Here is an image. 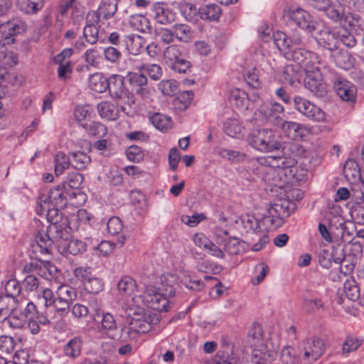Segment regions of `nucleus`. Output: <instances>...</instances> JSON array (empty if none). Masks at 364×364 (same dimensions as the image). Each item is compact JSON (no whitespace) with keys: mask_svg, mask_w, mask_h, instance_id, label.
Masks as SVG:
<instances>
[{"mask_svg":"<svg viewBox=\"0 0 364 364\" xmlns=\"http://www.w3.org/2000/svg\"><path fill=\"white\" fill-rule=\"evenodd\" d=\"M181 53L177 46L173 45L167 47L164 51L165 63L170 68L181 58Z\"/></svg>","mask_w":364,"mask_h":364,"instance_id":"ea45409f","label":"nucleus"},{"mask_svg":"<svg viewBox=\"0 0 364 364\" xmlns=\"http://www.w3.org/2000/svg\"><path fill=\"white\" fill-rule=\"evenodd\" d=\"M107 90L112 97L122 99L127 95L124 77L119 75H112L108 78Z\"/></svg>","mask_w":364,"mask_h":364,"instance_id":"f3484780","label":"nucleus"},{"mask_svg":"<svg viewBox=\"0 0 364 364\" xmlns=\"http://www.w3.org/2000/svg\"><path fill=\"white\" fill-rule=\"evenodd\" d=\"M273 40L277 48L280 51H283L284 55L285 52H288L291 49L290 39L287 38L284 33L282 31L274 33Z\"/></svg>","mask_w":364,"mask_h":364,"instance_id":"37998d69","label":"nucleus"},{"mask_svg":"<svg viewBox=\"0 0 364 364\" xmlns=\"http://www.w3.org/2000/svg\"><path fill=\"white\" fill-rule=\"evenodd\" d=\"M335 61L338 66L345 70H348L353 66V61L350 54L347 51H337L335 55Z\"/></svg>","mask_w":364,"mask_h":364,"instance_id":"09e8293b","label":"nucleus"},{"mask_svg":"<svg viewBox=\"0 0 364 364\" xmlns=\"http://www.w3.org/2000/svg\"><path fill=\"white\" fill-rule=\"evenodd\" d=\"M83 176L78 172H72L68 174L66 186L73 189H78L82 181H83Z\"/></svg>","mask_w":364,"mask_h":364,"instance_id":"052dcab7","label":"nucleus"},{"mask_svg":"<svg viewBox=\"0 0 364 364\" xmlns=\"http://www.w3.org/2000/svg\"><path fill=\"white\" fill-rule=\"evenodd\" d=\"M107 78L102 73L92 74L88 80L89 87L98 93H102L107 90Z\"/></svg>","mask_w":364,"mask_h":364,"instance_id":"5701e85b","label":"nucleus"},{"mask_svg":"<svg viewBox=\"0 0 364 364\" xmlns=\"http://www.w3.org/2000/svg\"><path fill=\"white\" fill-rule=\"evenodd\" d=\"M15 346V342L12 337L8 336H0V350L2 353L9 354L11 353Z\"/></svg>","mask_w":364,"mask_h":364,"instance_id":"0e129e2a","label":"nucleus"},{"mask_svg":"<svg viewBox=\"0 0 364 364\" xmlns=\"http://www.w3.org/2000/svg\"><path fill=\"white\" fill-rule=\"evenodd\" d=\"M67 230L60 231L55 225H51L46 231L40 230L36 235V245L33 247L43 255H51L54 248L62 255H77L86 250L85 244L79 240H69Z\"/></svg>","mask_w":364,"mask_h":364,"instance_id":"f257e3e1","label":"nucleus"},{"mask_svg":"<svg viewBox=\"0 0 364 364\" xmlns=\"http://www.w3.org/2000/svg\"><path fill=\"white\" fill-rule=\"evenodd\" d=\"M232 350H218L216 355L218 364H235V360L232 356Z\"/></svg>","mask_w":364,"mask_h":364,"instance_id":"774afa93","label":"nucleus"},{"mask_svg":"<svg viewBox=\"0 0 364 364\" xmlns=\"http://www.w3.org/2000/svg\"><path fill=\"white\" fill-rule=\"evenodd\" d=\"M285 57L291 58L305 72L314 69L320 64L319 58L315 53L302 48H294L285 52Z\"/></svg>","mask_w":364,"mask_h":364,"instance_id":"39448f33","label":"nucleus"},{"mask_svg":"<svg viewBox=\"0 0 364 364\" xmlns=\"http://www.w3.org/2000/svg\"><path fill=\"white\" fill-rule=\"evenodd\" d=\"M325 348V341L317 336L306 338L299 346V352L303 353V358L309 363L318 360L324 353Z\"/></svg>","mask_w":364,"mask_h":364,"instance_id":"423d86ee","label":"nucleus"},{"mask_svg":"<svg viewBox=\"0 0 364 364\" xmlns=\"http://www.w3.org/2000/svg\"><path fill=\"white\" fill-rule=\"evenodd\" d=\"M151 10L154 19L161 24H167L174 21L175 14L163 2L154 3Z\"/></svg>","mask_w":364,"mask_h":364,"instance_id":"dca6fc26","label":"nucleus"},{"mask_svg":"<svg viewBox=\"0 0 364 364\" xmlns=\"http://www.w3.org/2000/svg\"><path fill=\"white\" fill-rule=\"evenodd\" d=\"M248 144L262 152H271L280 149L282 142L279 136L272 129H256L252 130L247 137Z\"/></svg>","mask_w":364,"mask_h":364,"instance_id":"20e7f679","label":"nucleus"},{"mask_svg":"<svg viewBox=\"0 0 364 364\" xmlns=\"http://www.w3.org/2000/svg\"><path fill=\"white\" fill-rule=\"evenodd\" d=\"M127 159L134 163H139L144 159V154L141 149L138 146H130L126 151Z\"/></svg>","mask_w":364,"mask_h":364,"instance_id":"6e6d98bb","label":"nucleus"},{"mask_svg":"<svg viewBox=\"0 0 364 364\" xmlns=\"http://www.w3.org/2000/svg\"><path fill=\"white\" fill-rule=\"evenodd\" d=\"M97 111L101 117L107 120H116L119 117V109L112 103L107 101L97 105Z\"/></svg>","mask_w":364,"mask_h":364,"instance_id":"393cba45","label":"nucleus"},{"mask_svg":"<svg viewBox=\"0 0 364 364\" xmlns=\"http://www.w3.org/2000/svg\"><path fill=\"white\" fill-rule=\"evenodd\" d=\"M303 309L309 314L315 313L324 309V304L321 299H306L303 301Z\"/></svg>","mask_w":364,"mask_h":364,"instance_id":"8fccbe9b","label":"nucleus"},{"mask_svg":"<svg viewBox=\"0 0 364 364\" xmlns=\"http://www.w3.org/2000/svg\"><path fill=\"white\" fill-rule=\"evenodd\" d=\"M56 296L72 303L77 296V292L69 285H61L56 291Z\"/></svg>","mask_w":364,"mask_h":364,"instance_id":"3c124183","label":"nucleus"},{"mask_svg":"<svg viewBox=\"0 0 364 364\" xmlns=\"http://www.w3.org/2000/svg\"><path fill=\"white\" fill-rule=\"evenodd\" d=\"M107 229L111 235H117L120 233L123 229V224L122 220L118 217L111 218L107 225Z\"/></svg>","mask_w":364,"mask_h":364,"instance_id":"bf43d9fd","label":"nucleus"},{"mask_svg":"<svg viewBox=\"0 0 364 364\" xmlns=\"http://www.w3.org/2000/svg\"><path fill=\"white\" fill-rule=\"evenodd\" d=\"M269 209L271 210V213H273V214L276 213L277 215L284 220L294 212L296 204L288 200H279L277 202L272 204Z\"/></svg>","mask_w":364,"mask_h":364,"instance_id":"6ab92c4d","label":"nucleus"},{"mask_svg":"<svg viewBox=\"0 0 364 364\" xmlns=\"http://www.w3.org/2000/svg\"><path fill=\"white\" fill-rule=\"evenodd\" d=\"M95 18H92L94 20ZM94 21H87V25L84 28L83 36L86 41L90 44H95L98 40L99 31L97 27L94 24Z\"/></svg>","mask_w":364,"mask_h":364,"instance_id":"79ce46f5","label":"nucleus"},{"mask_svg":"<svg viewBox=\"0 0 364 364\" xmlns=\"http://www.w3.org/2000/svg\"><path fill=\"white\" fill-rule=\"evenodd\" d=\"M343 291L349 300L355 301L360 297V289L355 280H346L343 285Z\"/></svg>","mask_w":364,"mask_h":364,"instance_id":"a18cd8bd","label":"nucleus"},{"mask_svg":"<svg viewBox=\"0 0 364 364\" xmlns=\"http://www.w3.org/2000/svg\"><path fill=\"white\" fill-rule=\"evenodd\" d=\"M65 188V186L63 187L58 186L54 188H51L49 191L48 196L43 200L45 203H46L47 200L48 203L54 204L55 206L63 207L66 204V196L65 193L63 191V189Z\"/></svg>","mask_w":364,"mask_h":364,"instance_id":"b1692460","label":"nucleus"},{"mask_svg":"<svg viewBox=\"0 0 364 364\" xmlns=\"http://www.w3.org/2000/svg\"><path fill=\"white\" fill-rule=\"evenodd\" d=\"M282 156H269V162L272 166L278 169L274 172L278 176L287 175L289 168L296 164V157L302 156L305 153L304 148L296 142L289 141L282 144Z\"/></svg>","mask_w":364,"mask_h":364,"instance_id":"7ed1b4c3","label":"nucleus"},{"mask_svg":"<svg viewBox=\"0 0 364 364\" xmlns=\"http://www.w3.org/2000/svg\"><path fill=\"white\" fill-rule=\"evenodd\" d=\"M39 285L38 278L33 275L29 274L25 277L22 282V288L26 291H33L38 289Z\"/></svg>","mask_w":364,"mask_h":364,"instance_id":"338daca9","label":"nucleus"},{"mask_svg":"<svg viewBox=\"0 0 364 364\" xmlns=\"http://www.w3.org/2000/svg\"><path fill=\"white\" fill-rule=\"evenodd\" d=\"M20 306L18 299L0 296V322L6 320L11 314L17 311Z\"/></svg>","mask_w":364,"mask_h":364,"instance_id":"a211bd4d","label":"nucleus"},{"mask_svg":"<svg viewBox=\"0 0 364 364\" xmlns=\"http://www.w3.org/2000/svg\"><path fill=\"white\" fill-rule=\"evenodd\" d=\"M143 301L148 307L154 310L168 311V297L163 295V293H161L155 286L148 285L146 287Z\"/></svg>","mask_w":364,"mask_h":364,"instance_id":"9d476101","label":"nucleus"},{"mask_svg":"<svg viewBox=\"0 0 364 364\" xmlns=\"http://www.w3.org/2000/svg\"><path fill=\"white\" fill-rule=\"evenodd\" d=\"M126 77L133 90L147 85V77L143 73L129 72Z\"/></svg>","mask_w":364,"mask_h":364,"instance_id":"58836bf2","label":"nucleus"},{"mask_svg":"<svg viewBox=\"0 0 364 364\" xmlns=\"http://www.w3.org/2000/svg\"><path fill=\"white\" fill-rule=\"evenodd\" d=\"M139 71L144 70L153 80H159L163 75L162 68L157 64L142 63L137 67Z\"/></svg>","mask_w":364,"mask_h":364,"instance_id":"4c0bfd02","label":"nucleus"},{"mask_svg":"<svg viewBox=\"0 0 364 364\" xmlns=\"http://www.w3.org/2000/svg\"><path fill=\"white\" fill-rule=\"evenodd\" d=\"M198 14L203 20L217 21L221 16L222 10L218 4H211L200 7Z\"/></svg>","mask_w":364,"mask_h":364,"instance_id":"a878e982","label":"nucleus"},{"mask_svg":"<svg viewBox=\"0 0 364 364\" xmlns=\"http://www.w3.org/2000/svg\"><path fill=\"white\" fill-rule=\"evenodd\" d=\"M338 3L354 11H364V0H336Z\"/></svg>","mask_w":364,"mask_h":364,"instance_id":"e2e57ef3","label":"nucleus"},{"mask_svg":"<svg viewBox=\"0 0 364 364\" xmlns=\"http://www.w3.org/2000/svg\"><path fill=\"white\" fill-rule=\"evenodd\" d=\"M343 173L348 178H359L360 171L358 163L353 159L346 161L343 166Z\"/></svg>","mask_w":364,"mask_h":364,"instance_id":"49530a36","label":"nucleus"},{"mask_svg":"<svg viewBox=\"0 0 364 364\" xmlns=\"http://www.w3.org/2000/svg\"><path fill=\"white\" fill-rule=\"evenodd\" d=\"M344 7L345 6L339 4L338 5H331L330 2L328 6L322 11H324L326 16L331 20L334 21H339L344 17Z\"/></svg>","mask_w":364,"mask_h":364,"instance_id":"a19ab883","label":"nucleus"},{"mask_svg":"<svg viewBox=\"0 0 364 364\" xmlns=\"http://www.w3.org/2000/svg\"><path fill=\"white\" fill-rule=\"evenodd\" d=\"M6 294L5 296H9L12 299H17L21 293V287L16 279H12L7 281L4 287Z\"/></svg>","mask_w":364,"mask_h":364,"instance_id":"864d4df0","label":"nucleus"},{"mask_svg":"<svg viewBox=\"0 0 364 364\" xmlns=\"http://www.w3.org/2000/svg\"><path fill=\"white\" fill-rule=\"evenodd\" d=\"M330 232L332 234L333 242L341 243L346 232V222L340 218H333L329 223Z\"/></svg>","mask_w":364,"mask_h":364,"instance_id":"412c9836","label":"nucleus"},{"mask_svg":"<svg viewBox=\"0 0 364 364\" xmlns=\"http://www.w3.org/2000/svg\"><path fill=\"white\" fill-rule=\"evenodd\" d=\"M261 222L263 225H266L267 228L272 229L282 226L284 223V220L276 213H271V210H267V213L264 215Z\"/></svg>","mask_w":364,"mask_h":364,"instance_id":"c03bdc74","label":"nucleus"},{"mask_svg":"<svg viewBox=\"0 0 364 364\" xmlns=\"http://www.w3.org/2000/svg\"><path fill=\"white\" fill-rule=\"evenodd\" d=\"M306 73L304 86L314 96L322 98L327 94L326 83L323 81L319 67L314 68Z\"/></svg>","mask_w":364,"mask_h":364,"instance_id":"6e6552de","label":"nucleus"},{"mask_svg":"<svg viewBox=\"0 0 364 364\" xmlns=\"http://www.w3.org/2000/svg\"><path fill=\"white\" fill-rule=\"evenodd\" d=\"M224 132L231 137L240 138L243 135L244 127L237 119H228L224 123Z\"/></svg>","mask_w":364,"mask_h":364,"instance_id":"cd10ccee","label":"nucleus"},{"mask_svg":"<svg viewBox=\"0 0 364 364\" xmlns=\"http://www.w3.org/2000/svg\"><path fill=\"white\" fill-rule=\"evenodd\" d=\"M149 119L151 124L161 132H165L172 127L171 117L159 112L152 114Z\"/></svg>","mask_w":364,"mask_h":364,"instance_id":"c756f323","label":"nucleus"},{"mask_svg":"<svg viewBox=\"0 0 364 364\" xmlns=\"http://www.w3.org/2000/svg\"><path fill=\"white\" fill-rule=\"evenodd\" d=\"M259 112L264 119L277 125H279L283 121L280 115L284 112V107L278 102L262 105Z\"/></svg>","mask_w":364,"mask_h":364,"instance_id":"ddd939ff","label":"nucleus"},{"mask_svg":"<svg viewBox=\"0 0 364 364\" xmlns=\"http://www.w3.org/2000/svg\"><path fill=\"white\" fill-rule=\"evenodd\" d=\"M117 0H104L100 5L97 12L88 14L87 19L90 17L95 18L94 21L95 23H98L101 17L108 19L112 17L116 13L117 10Z\"/></svg>","mask_w":364,"mask_h":364,"instance_id":"2eb2a0df","label":"nucleus"},{"mask_svg":"<svg viewBox=\"0 0 364 364\" xmlns=\"http://www.w3.org/2000/svg\"><path fill=\"white\" fill-rule=\"evenodd\" d=\"M280 359L282 364H299V358L291 354V348L285 346L281 351Z\"/></svg>","mask_w":364,"mask_h":364,"instance_id":"13d9d810","label":"nucleus"},{"mask_svg":"<svg viewBox=\"0 0 364 364\" xmlns=\"http://www.w3.org/2000/svg\"><path fill=\"white\" fill-rule=\"evenodd\" d=\"M85 289L90 294H97L103 289L102 280L97 277H90L84 281Z\"/></svg>","mask_w":364,"mask_h":364,"instance_id":"de8ad7c7","label":"nucleus"},{"mask_svg":"<svg viewBox=\"0 0 364 364\" xmlns=\"http://www.w3.org/2000/svg\"><path fill=\"white\" fill-rule=\"evenodd\" d=\"M129 25L141 33H151V27L149 20L141 14L133 15L130 17Z\"/></svg>","mask_w":364,"mask_h":364,"instance_id":"bb28decb","label":"nucleus"},{"mask_svg":"<svg viewBox=\"0 0 364 364\" xmlns=\"http://www.w3.org/2000/svg\"><path fill=\"white\" fill-rule=\"evenodd\" d=\"M55 173L59 176L71 165V157L63 152H58L55 157Z\"/></svg>","mask_w":364,"mask_h":364,"instance_id":"e433bc0d","label":"nucleus"},{"mask_svg":"<svg viewBox=\"0 0 364 364\" xmlns=\"http://www.w3.org/2000/svg\"><path fill=\"white\" fill-rule=\"evenodd\" d=\"M70 157L71 165L77 170L85 169L91 161L90 156L81 151L70 153Z\"/></svg>","mask_w":364,"mask_h":364,"instance_id":"72a5a7b5","label":"nucleus"},{"mask_svg":"<svg viewBox=\"0 0 364 364\" xmlns=\"http://www.w3.org/2000/svg\"><path fill=\"white\" fill-rule=\"evenodd\" d=\"M145 44V40L139 35H129L127 36V49L132 55L140 53Z\"/></svg>","mask_w":364,"mask_h":364,"instance_id":"c85d7f7f","label":"nucleus"},{"mask_svg":"<svg viewBox=\"0 0 364 364\" xmlns=\"http://www.w3.org/2000/svg\"><path fill=\"white\" fill-rule=\"evenodd\" d=\"M364 339L362 337L348 334L345 338L341 348V354L347 355L351 352L356 351L363 343Z\"/></svg>","mask_w":364,"mask_h":364,"instance_id":"4be33fe9","label":"nucleus"},{"mask_svg":"<svg viewBox=\"0 0 364 364\" xmlns=\"http://www.w3.org/2000/svg\"><path fill=\"white\" fill-rule=\"evenodd\" d=\"M47 212L46 217L50 223V224L48 226L47 229L50 227L51 225H55L58 230L60 231H65V230H63L61 225H58V220L60 218V216L59 215V210L58 208H48V210H46Z\"/></svg>","mask_w":364,"mask_h":364,"instance_id":"680f3d73","label":"nucleus"},{"mask_svg":"<svg viewBox=\"0 0 364 364\" xmlns=\"http://www.w3.org/2000/svg\"><path fill=\"white\" fill-rule=\"evenodd\" d=\"M92 111L88 106H79L75 109L74 116L75 119L81 123L90 121Z\"/></svg>","mask_w":364,"mask_h":364,"instance_id":"5fc2aeb1","label":"nucleus"},{"mask_svg":"<svg viewBox=\"0 0 364 364\" xmlns=\"http://www.w3.org/2000/svg\"><path fill=\"white\" fill-rule=\"evenodd\" d=\"M279 125L287 136L292 139L301 138L306 131L305 126L295 122L282 121Z\"/></svg>","mask_w":364,"mask_h":364,"instance_id":"aec40b11","label":"nucleus"},{"mask_svg":"<svg viewBox=\"0 0 364 364\" xmlns=\"http://www.w3.org/2000/svg\"><path fill=\"white\" fill-rule=\"evenodd\" d=\"M173 33L178 40L182 42H190L193 38V32L186 24H176L173 26Z\"/></svg>","mask_w":364,"mask_h":364,"instance_id":"f704fd0d","label":"nucleus"},{"mask_svg":"<svg viewBox=\"0 0 364 364\" xmlns=\"http://www.w3.org/2000/svg\"><path fill=\"white\" fill-rule=\"evenodd\" d=\"M26 25L18 19H13L4 23H0V37L9 40V42H14V36L25 32Z\"/></svg>","mask_w":364,"mask_h":364,"instance_id":"9b49d317","label":"nucleus"},{"mask_svg":"<svg viewBox=\"0 0 364 364\" xmlns=\"http://www.w3.org/2000/svg\"><path fill=\"white\" fill-rule=\"evenodd\" d=\"M338 37L339 44L341 43L349 48L355 46L356 44L355 37L346 29L342 28L338 31Z\"/></svg>","mask_w":364,"mask_h":364,"instance_id":"4d7b16f0","label":"nucleus"},{"mask_svg":"<svg viewBox=\"0 0 364 364\" xmlns=\"http://www.w3.org/2000/svg\"><path fill=\"white\" fill-rule=\"evenodd\" d=\"M81 348V339L78 337L72 338L64 346L65 355L66 356L75 358L80 355Z\"/></svg>","mask_w":364,"mask_h":364,"instance_id":"c9c22d12","label":"nucleus"},{"mask_svg":"<svg viewBox=\"0 0 364 364\" xmlns=\"http://www.w3.org/2000/svg\"><path fill=\"white\" fill-rule=\"evenodd\" d=\"M282 76L284 82L293 85L296 81H299L301 74L297 66L289 64L283 68Z\"/></svg>","mask_w":364,"mask_h":364,"instance_id":"2f4dec72","label":"nucleus"},{"mask_svg":"<svg viewBox=\"0 0 364 364\" xmlns=\"http://www.w3.org/2000/svg\"><path fill=\"white\" fill-rule=\"evenodd\" d=\"M136 287L135 280L129 276H124L117 283V289L122 295L132 294Z\"/></svg>","mask_w":364,"mask_h":364,"instance_id":"473e14b6","label":"nucleus"},{"mask_svg":"<svg viewBox=\"0 0 364 364\" xmlns=\"http://www.w3.org/2000/svg\"><path fill=\"white\" fill-rule=\"evenodd\" d=\"M263 331L260 325L255 323L248 332V342L254 347L252 362L255 364H268L276 355L278 348L272 342L263 343Z\"/></svg>","mask_w":364,"mask_h":364,"instance_id":"f03ea898","label":"nucleus"},{"mask_svg":"<svg viewBox=\"0 0 364 364\" xmlns=\"http://www.w3.org/2000/svg\"><path fill=\"white\" fill-rule=\"evenodd\" d=\"M286 16L289 21L310 33L316 32L321 27V25L314 22L311 16L301 8H289L286 11Z\"/></svg>","mask_w":364,"mask_h":364,"instance_id":"0eeeda50","label":"nucleus"},{"mask_svg":"<svg viewBox=\"0 0 364 364\" xmlns=\"http://www.w3.org/2000/svg\"><path fill=\"white\" fill-rule=\"evenodd\" d=\"M181 283L188 289L193 291H200L203 289L205 284L200 279H194L190 277H184L181 280Z\"/></svg>","mask_w":364,"mask_h":364,"instance_id":"69168bd1","label":"nucleus"},{"mask_svg":"<svg viewBox=\"0 0 364 364\" xmlns=\"http://www.w3.org/2000/svg\"><path fill=\"white\" fill-rule=\"evenodd\" d=\"M294 109L307 119L314 122H323L325 112L318 106L300 96L294 98Z\"/></svg>","mask_w":364,"mask_h":364,"instance_id":"1a4fd4ad","label":"nucleus"},{"mask_svg":"<svg viewBox=\"0 0 364 364\" xmlns=\"http://www.w3.org/2000/svg\"><path fill=\"white\" fill-rule=\"evenodd\" d=\"M314 34H318L317 36L318 43L324 48L330 50H336L339 46L338 31H331L327 28L317 30L314 32Z\"/></svg>","mask_w":364,"mask_h":364,"instance_id":"4468645a","label":"nucleus"},{"mask_svg":"<svg viewBox=\"0 0 364 364\" xmlns=\"http://www.w3.org/2000/svg\"><path fill=\"white\" fill-rule=\"evenodd\" d=\"M218 156L222 158L227 159L232 161H242L246 158L247 155L237 151L230 150L228 149H221L218 152Z\"/></svg>","mask_w":364,"mask_h":364,"instance_id":"603ef678","label":"nucleus"},{"mask_svg":"<svg viewBox=\"0 0 364 364\" xmlns=\"http://www.w3.org/2000/svg\"><path fill=\"white\" fill-rule=\"evenodd\" d=\"M80 126L91 136H102L107 133L106 127L100 122L90 120L81 123Z\"/></svg>","mask_w":364,"mask_h":364,"instance_id":"7c9ffc66","label":"nucleus"},{"mask_svg":"<svg viewBox=\"0 0 364 364\" xmlns=\"http://www.w3.org/2000/svg\"><path fill=\"white\" fill-rule=\"evenodd\" d=\"M334 89L339 97L346 102H354L356 99V87L346 80L338 79L334 82Z\"/></svg>","mask_w":364,"mask_h":364,"instance_id":"f8f14e48","label":"nucleus"}]
</instances>
